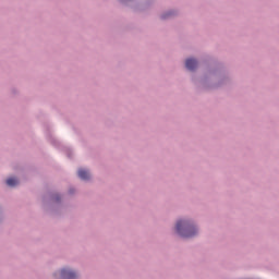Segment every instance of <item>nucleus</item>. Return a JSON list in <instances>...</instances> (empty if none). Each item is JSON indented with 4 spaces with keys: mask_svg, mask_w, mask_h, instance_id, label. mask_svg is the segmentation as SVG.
Returning <instances> with one entry per match:
<instances>
[{
    "mask_svg": "<svg viewBox=\"0 0 279 279\" xmlns=\"http://www.w3.org/2000/svg\"><path fill=\"white\" fill-rule=\"evenodd\" d=\"M175 230L183 239H191L197 234V229H195V226L191 225V222L187 220H179L177 222Z\"/></svg>",
    "mask_w": 279,
    "mask_h": 279,
    "instance_id": "nucleus-1",
    "label": "nucleus"
},
{
    "mask_svg": "<svg viewBox=\"0 0 279 279\" xmlns=\"http://www.w3.org/2000/svg\"><path fill=\"white\" fill-rule=\"evenodd\" d=\"M62 279H75L77 278V274L69 268H64L61 270Z\"/></svg>",
    "mask_w": 279,
    "mask_h": 279,
    "instance_id": "nucleus-2",
    "label": "nucleus"
},
{
    "mask_svg": "<svg viewBox=\"0 0 279 279\" xmlns=\"http://www.w3.org/2000/svg\"><path fill=\"white\" fill-rule=\"evenodd\" d=\"M185 66L189 71H195L197 69V60L195 59H187L185 61Z\"/></svg>",
    "mask_w": 279,
    "mask_h": 279,
    "instance_id": "nucleus-3",
    "label": "nucleus"
},
{
    "mask_svg": "<svg viewBox=\"0 0 279 279\" xmlns=\"http://www.w3.org/2000/svg\"><path fill=\"white\" fill-rule=\"evenodd\" d=\"M78 178H81V180H90V172L85 169H78Z\"/></svg>",
    "mask_w": 279,
    "mask_h": 279,
    "instance_id": "nucleus-4",
    "label": "nucleus"
},
{
    "mask_svg": "<svg viewBox=\"0 0 279 279\" xmlns=\"http://www.w3.org/2000/svg\"><path fill=\"white\" fill-rule=\"evenodd\" d=\"M7 184H8V186H16V184H19V179H16V178H9L7 180Z\"/></svg>",
    "mask_w": 279,
    "mask_h": 279,
    "instance_id": "nucleus-5",
    "label": "nucleus"
}]
</instances>
